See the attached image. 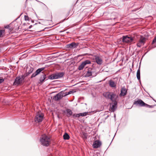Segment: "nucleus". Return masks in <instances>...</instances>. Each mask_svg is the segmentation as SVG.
I'll list each match as a JSON object with an SVG mask.
<instances>
[{
  "label": "nucleus",
  "mask_w": 156,
  "mask_h": 156,
  "mask_svg": "<svg viewBox=\"0 0 156 156\" xmlns=\"http://www.w3.org/2000/svg\"><path fill=\"white\" fill-rule=\"evenodd\" d=\"M40 141L42 145L48 146L49 145L50 139L45 134H43L42 135Z\"/></svg>",
  "instance_id": "nucleus-1"
},
{
  "label": "nucleus",
  "mask_w": 156,
  "mask_h": 156,
  "mask_svg": "<svg viewBox=\"0 0 156 156\" xmlns=\"http://www.w3.org/2000/svg\"><path fill=\"white\" fill-rule=\"evenodd\" d=\"M44 116L43 113L39 112H37L35 119V121L37 122H41L43 119Z\"/></svg>",
  "instance_id": "nucleus-2"
},
{
  "label": "nucleus",
  "mask_w": 156,
  "mask_h": 156,
  "mask_svg": "<svg viewBox=\"0 0 156 156\" xmlns=\"http://www.w3.org/2000/svg\"><path fill=\"white\" fill-rule=\"evenodd\" d=\"M146 39L142 36H140V39L137 42L136 45L138 47H140L142 45L144 44Z\"/></svg>",
  "instance_id": "nucleus-3"
},
{
  "label": "nucleus",
  "mask_w": 156,
  "mask_h": 156,
  "mask_svg": "<svg viewBox=\"0 0 156 156\" xmlns=\"http://www.w3.org/2000/svg\"><path fill=\"white\" fill-rule=\"evenodd\" d=\"M63 73H58L53 74L50 76V78L52 79H57L62 77L64 75Z\"/></svg>",
  "instance_id": "nucleus-4"
},
{
  "label": "nucleus",
  "mask_w": 156,
  "mask_h": 156,
  "mask_svg": "<svg viewBox=\"0 0 156 156\" xmlns=\"http://www.w3.org/2000/svg\"><path fill=\"white\" fill-rule=\"evenodd\" d=\"M133 38L128 35L123 36L122 37V41L124 42L129 43L132 42L133 41Z\"/></svg>",
  "instance_id": "nucleus-5"
},
{
  "label": "nucleus",
  "mask_w": 156,
  "mask_h": 156,
  "mask_svg": "<svg viewBox=\"0 0 156 156\" xmlns=\"http://www.w3.org/2000/svg\"><path fill=\"white\" fill-rule=\"evenodd\" d=\"M91 63V62L89 60H86L83 62L81 65L79 66L78 69L79 70H81L83 69L85 66L87 64H90Z\"/></svg>",
  "instance_id": "nucleus-6"
},
{
  "label": "nucleus",
  "mask_w": 156,
  "mask_h": 156,
  "mask_svg": "<svg viewBox=\"0 0 156 156\" xmlns=\"http://www.w3.org/2000/svg\"><path fill=\"white\" fill-rule=\"evenodd\" d=\"M133 104L142 107L145 106V103L141 100L139 99L137 101H135L134 102Z\"/></svg>",
  "instance_id": "nucleus-7"
},
{
  "label": "nucleus",
  "mask_w": 156,
  "mask_h": 156,
  "mask_svg": "<svg viewBox=\"0 0 156 156\" xmlns=\"http://www.w3.org/2000/svg\"><path fill=\"white\" fill-rule=\"evenodd\" d=\"M23 80V78L22 76L21 77H17L13 83L14 85H18Z\"/></svg>",
  "instance_id": "nucleus-8"
},
{
  "label": "nucleus",
  "mask_w": 156,
  "mask_h": 156,
  "mask_svg": "<svg viewBox=\"0 0 156 156\" xmlns=\"http://www.w3.org/2000/svg\"><path fill=\"white\" fill-rule=\"evenodd\" d=\"M101 145V143L99 140H97L94 142L93 147L94 148L99 147Z\"/></svg>",
  "instance_id": "nucleus-9"
},
{
  "label": "nucleus",
  "mask_w": 156,
  "mask_h": 156,
  "mask_svg": "<svg viewBox=\"0 0 156 156\" xmlns=\"http://www.w3.org/2000/svg\"><path fill=\"white\" fill-rule=\"evenodd\" d=\"M117 102L116 101H115L111 105L110 111L112 112H114L117 108Z\"/></svg>",
  "instance_id": "nucleus-10"
},
{
  "label": "nucleus",
  "mask_w": 156,
  "mask_h": 156,
  "mask_svg": "<svg viewBox=\"0 0 156 156\" xmlns=\"http://www.w3.org/2000/svg\"><path fill=\"white\" fill-rule=\"evenodd\" d=\"M63 96L62 93L60 92L55 96L54 97V98L55 100L58 101L62 98Z\"/></svg>",
  "instance_id": "nucleus-11"
},
{
  "label": "nucleus",
  "mask_w": 156,
  "mask_h": 156,
  "mask_svg": "<svg viewBox=\"0 0 156 156\" xmlns=\"http://www.w3.org/2000/svg\"><path fill=\"white\" fill-rule=\"evenodd\" d=\"M127 90L125 87H122L121 89L120 96H124L127 94Z\"/></svg>",
  "instance_id": "nucleus-12"
},
{
  "label": "nucleus",
  "mask_w": 156,
  "mask_h": 156,
  "mask_svg": "<svg viewBox=\"0 0 156 156\" xmlns=\"http://www.w3.org/2000/svg\"><path fill=\"white\" fill-rule=\"evenodd\" d=\"M95 60L97 63L98 65H101L102 63V58L98 56L95 57Z\"/></svg>",
  "instance_id": "nucleus-13"
},
{
  "label": "nucleus",
  "mask_w": 156,
  "mask_h": 156,
  "mask_svg": "<svg viewBox=\"0 0 156 156\" xmlns=\"http://www.w3.org/2000/svg\"><path fill=\"white\" fill-rule=\"evenodd\" d=\"M109 86L113 88L116 87V83L114 81L112 80H110L109 81Z\"/></svg>",
  "instance_id": "nucleus-14"
},
{
  "label": "nucleus",
  "mask_w": 156,
  "mask_h": 156,
  "mask_svg": "<svg viewBox=\"0 0 156 156\" xmlns=\"http://www.w3.org/2000/svg\"><path fill=\"white\" fill-rule=\"evenodd\" d=\"M117 97L115 94L112 92L110 99L112 101L114 102L115 101H116V98Z\"/></svg>",
  "instance_id": "nucleus-15"
},
{
  "label": "nucleus",
  "mask_w": 156,
  "mask_h": 156,
  "mask_svg": "<svg viewBox=\"0 0 156 156\" xmlns=\"http://www.w3.org/2000/svg\"><path fill=\"white\" fill-rule=\"evenodd\" d=\"M78 45V44H76L74 42H73L70 44H68L67 45V47L70 48H75Z\"/></svg>",
  "instance_id": "nucleus-16"
},
{
  "label": "nucleus",
  "mask_w": 156,
  "mask_h": 156,
  "mask_svg": "<svg viewBox=\"0 0 156 156\" xmlns=\"http://www.w3.org/2000/svg\"><path fill=\"white\" fill-rule=\"evenodd\" d=\"M111 93L112 92H106L104 93L103 95L105 98L110 99Z\"/></svg>",
  "instance_id": "nucleus-17"
},
{
  "label": "nucleus",
  "mask_w": 156,
  "mask_h": 156,
  "mask_svg": "<svg viewBox=\"0 0 156 156\" xmlns=\"http://www.w3.org/2000/svg\"><path fill=\"white\" fill-rule=\"evenodd\" d=\"M46 75L45 74L43 73L40 79V82L41 83H43L46 78Z\"/></svg>",
  "instance_id": "nucleus-18"
},
{
  "label": "nucleus",
  "mask_w": 156,
  "mask_h": 156,
  "mask_svg": "<svg viewBox=\"0 0 156 156\" xmlns=\"http://www.w3.org/2000/svg\"><path fill=\"white\" fill-rule=\"evenodd\" d=\"M136 77L137 79L139 80H140V68L139 67L138 69L137 73H136Z\"/></svg>",
  "instance_id": "nucleus-19"
},
{
  "label": "nucleus",
  "mask_w": 156,
  "mask_h": 156,
  "mask_svg": "<svg viewBox=\"0 0 156 156\" xmlns=\"http://www.w3.org/2000/svg\"><path fill=\"white\" fill-rule=\"evenodd\" d=\"M66 111L67 114V116L69 117L72 115L73 112L70 109H67L66 110Z\"/></svg>",
  "instance_id": "nucleus-20"
},
{
  "label": "nucleus",
  "mask_w": 156,
  "mask_h": 156,
  "mask_svg": "<svg viewBox=\"0 0 156 156\" xmlns=\"http://www.w3.org/2000/svg\"><path fill=\"white\" fill-rule=\"evenodd\" d=\"M44 67L38 69L36 70V72L38 75V74L40 73L42 71L44 70Z\"/></svg>",
  "instance_id": "nucleus-21"
},
{
  "label": "nucleus",
  "mask_w": 156,
  "mask_h": 156,
  "mask_svg": "<svg viewBox=\"0 0 156 156\" xmlns=\"http://www.w3.org/2000/svg\"><path fill=\"white\" fill-rule=\"evenodd\" d=\"M63 137L64 139L65 140H68L69 138V135L66 133H65Z\"/></svg>",
  "instance_id": "nucleus-22"
},
{
  "label": "nucleus",
  "mask_w": 156,
  "mask_h": 156,
  "mask_svg": "<svg viewBox=\"0 0 156 156\" xmlns=\"http://www.w3.org/2000/svg\"><path fill=\"white\" fill-rule=\"evenodd\" d=\"M93 73V72H92L90 70H88L87 72L86 75L87 76H90L92 75Z\"/></svg>",
  "instance_id": "nucleus-23"
},
{
  "label": "nucleus",
  "mask_w": 156,
  "mask_h": 156,
  "mask_svg": "<svg viewBox=\"0 0 156 156\" xmlns=\"http://www.w3.org/2000/svg\"><path fill=\"white\" fill-rule=\"evenodd\" d=\"M88 113L87 112H84L82 113H79L80 116H86Z\"/></svg>",
  "instance_id": "nucleus-24"
},
{
  "label": "nucleus",
  "mask_w": 156,
  "mask_h": 156,
  "mask_svg": "<svg viewBox=\"0 0 156 156\" xmlns=\"http://www.w3.org/2000/svg\"><path fill=\"white\" fill-rule=\"evenodd\" d=\"M82 137L84 138L87 139V134L86 133H83Z\"/></svg>",
  "instance_id": "nucleus-25"
},
{
  "label": "nucleus",
  "mask_w": 156,
  "mask_h": 156,
  "mask_svg": "<svg viewBox=\"0 0 156 156\" xmlns=\"http://www.w3.org/2000/svg\"><path fill=\"white\" fill-rule=\"evenodd\" d=\"M73 116L74 118H76V117H80L79 114H73Z\"/></svg>",
  "instance_id": "nucleus-26"
},
{
  "label": "nucleus",
  "mask_w": 156,
  "mask_h": 156,
  "mask_svg": "<svg viewBox=\"0 0 156 156\" xmlns=\"http://www.w3.org/2000/svg\"><path fill=\"white\" fill-rule=\"evenodd\" d=\"M4 33V30H0V37L2 36V34Z\"/></svg>",
  "instance_id": "nucleus-27"
},
{
  "label": "nucleus",
  "mask_w": 156,
  "mask_h": 156,
  "mask_svg": "<svg viewBox=\"0 0 156 156\" xmlns=\"http://www.w3.org/2000/svg\"><path fill=\"white\" fill-rule=\"evenodd\" d=\"M144 106L147 107H148L149 108H152L153 107V106L152 105H149L147 104H146V103H145V105Z\"/></svg>",
  "instance_id": "nucleus-28"
},
{
  "label": "nucleus",
  "mask_w": 156,
  "mask_h": 156,
  "mask_svg": "<svg viewBox=\"0 0 156 156\" xmlns=\"http://www.w3.org/2000/svg\"><path fill=\"white\" fill-rule=\"evenodd\" d=\"M37 75V74L35 72L34 73H33L32 75L31 76V78H33L34 77H35Z\"/></svg>",
  "instance_id": "nucleus-29"
},
{
  "label": "nucleus",
  "mask_w": 156,
  "mask_h": 156,
  "mask_svg": "<svg viewBox=\"0 0 156 156\" xmlns=\"http://www.w3.org/2000/svg\"><path fill=\"white\" fill-rule=\"evenodd\" d=\"M24 19L25 20H29V17L25 15Z\"/></svg>",
  "instance_id": "nucleus-30"
},
{
  "label": "nucleus",
  "mask_w": 156,
  "mask_h": 156,
  "mask_svg": "<svg viewBox=\"0 0 156 156\" xmlns=\"http://www.w3.org/2000/svg\"><path fill=\"white\" fill-rule=\"evenodd\" d=\"M155 42H156V36L154 37L153 40L152 44H153Z\"/></svg>",
  "instance_id": "nucleus-31"
},
{
  "label": "nucleus",
  "mask_w": 156,
  "mask_h": 156,
  "mask_svg": "<svg viewBox=\"0 0 156 156\" xmlns=\"http://www.w3.org/2000/svg\"><path fill=\"white\" fill-rule=\"evenodd\" d=\"M4 81V79L3 78L0 79V84L3 82Z\"/></svg>",
  "instance_id": "nucleus-32"
},
{
  "label": "nucleus",
  "mask_w": 156,
  "mask_h": 156,
  "mask_svg": "<svg viewBox=\"0 0 156 156\" xmlns=\"http://www.w3.org/2000/svg\"><path fill=\"white\" fill-rule=\"evenodd\" d=\"M33 70V69L32 68L30 69V70L28 71V73L30 74V73H31L32 72Z\"/></svg>",
  "instance_id": "nucleus-33"
},
{
  "label": "nucleus",
  "mask_w": 156,
  "mask_h": 156,
  "mask_svg": "<svg viewBox=\"0 0 156 156\" xmlns=\"http://www.w3.org/2000/svg\"><path fill=\"white\" fill-rule=\"evenodd\" d=\"M72 92H73V91H69V92H68L67 95L69 94H71Z\"/></svg>",
  "instance_id": "nucleus-34"
},
{
  "label": "nucleus",
  "mask_w": 156,
  "mask_h": 156,
  "mask_svg": "<svg viewBox=\"0 0 156 156\" xmlns=\"http://www.w3.org/2000/svg\"><path fill=\"white\" fill-rule=\"evenodd\" d=\"M32 27V25H30V26H29V29H30V28Z\"/></svg>",
  "instance_id": "nucleus-35"
},
{
  "label": "nucleus",
  "mask_w": 156,
  "mask_h": 156,
  "mask_svg": "<svg viewBox=\"0 0 156 156\" xmlns=\"http://www.w3.org/2000/svg\"><path fill=\"white\" fill-rule=\"evenodd\" d=\"M9 26L8 25V26H7V27H5V28H9Z\"/></svg>",
  "instance_id": "nucleus-36"
}]
</instances>
